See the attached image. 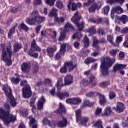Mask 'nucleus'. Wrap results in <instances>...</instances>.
<instances>
[{
    "label": "nucleus",
    "mask_w": 128,
    "mask_h": 128,
    "mask_svg": "<svg viewBox=\"0 0 128 128\" xmlns=\"http://www.w3.org/2000/svg\"><path fill=\"white\" fill-rule=\"evenodd\" d=\"M118 53V50L114 49V50H110V56H114L116 54Z\"/></svg>",
    "instance_id": "nucleus-57"
},
{
    "label": "nucleus",
    "mask_w": 128,
    "mask_h": 128,
    "mask_svg": "<svg viewBox=\"0 0 128 128\" xmlns=\"http://www.w3.org/2000/svg\"><path fill=\"white\" fill-rule=\"evenodd\" d=\"M48 16H50V18H52V16L56 18V16H58V9L52 8V10H50Z\"/></svg>",
    "instance_id": "nucleus-27"
},
{
    "label": "nucleus",
    "mask_w": 128,
    "mask_h": 128,
    "mask_svg": "<svg viewBox=\"0 0 128 128\" xmlns=\"http://www.w3.org/2000/svg\"><path fill=\"white\" fill-rule=\"evenodd\" d=\"M21 116H23V118H26L28 115V110L26 108H23L20 111Z\"/></svg>",
    "instance_id": "nucleus-42"
},
{
    "label": "nucleus",
    "mask_w": 128,
    "mask_h": 128,
    "mask_svg": "<svg viewBox=\"0 0 128 128\" xmlns=\"http://www.w3.org/2000/svg\"><path fill=\"white\" fill-rule=\"evenodd\" d=\"M106 44V41L104 38H102L101 40L98 41V40H96V37L93 36V46L94 48H98V44Z\"/></svg>",
    "instance_id": "nucleus-14"
},
{
    "label": "nucleus",
    "mask_w": 128,
    "mask_h": 128,
    "mask_svg": "<svg viewBox=\"0 0 128 128\" xmlns=\"http://www.w3.org/2000/svg\"><path fill=\"white\" fill-rule=\"evenodd\" d=\"M76 116V122L78 124H81L84 125L88 122V118L87 117L82 118V110L78 109L75 112Z\"/></svg>",
    "instance_id": "nucleus-9"
},
{
    "label": "nucleus",
    "mask_w": 128,
    "mask_h": 128,
    "mask_svg": "<svg viewBox=\"0 0 128 128\" xmlns=\"http://www.w3.org/2000/svg\"><path fill=\"white\" fill-rule=\"evenodd\" d=\"M56 114H64L66 112V108L62 104V103H59V108L58 110L56 111Z\"/></svg>",
    "instance_id": "nucleus-29"
},
{
    "label": "nucleus",
    "mask_w": 128,
    "mask_h": 128,
    "mask_svg": "<svg viewBox=\"0 0 128 128\" xmlns=\"http://www.w3.org/2000/svg\"><path fill=\"white\" fill-rule=\"evenodd\" d=\"M59 30H60L62 33L60 34V36L58 37V40L59 42H62L66 38V33L62 31V28H60Z\"/></svg>",
    "instance_id": "nucleus-33"
},
{
    "label": "nucleus",
    "mask_w": 128,
    "mask_h": 128,
    "mask_svg": "<svg viewBox=\"0 0 128 128\" xmlns=\"http://www.w3.org/2000/svg\"><path fill=\"white\" fill-rule=\"evenodd\" d=\"M18 10H20V8H18L14 7L10 10V12L14 13L18 12Z\"/></svg>",
    "instance_id": "nucleus-64"
},
{
    "label": "nucleus",
    "mask_w": 128,
    "mask_h": 128,
    "mask_svg": "<svg viewBox=\"0 0 128 128\" xmlns=\"http://www.w3.org/2000/svg\"><path fill=\"white\" fill-rule=\"evenodd\" d=\"M82 42L84 44V48H88L90 46V40L86 35L84 36V38L82 40Z\"/></svg>",
    "instance_id": "nucleus-34"
},
{
    "label": "nucleus",
    "mask_w": 128,
    "mask_h": 128,
    "mask_svg": "<svg viewBox=\"0 0 128 128\" xmlns=\"http://www.w3.org/2000/svg\"><path fill=\"white\" fill-rule=\"evenodd\" d=\"M0 50H2V60L7 63L8 66L12 64V44H8L6 48V44H0Z\"/></svg>",
    "instance_id": "nucleus-2"
},
{
    "label": "nucleus",
    "mask_w": 128,
    "mask_h": 128,
    "mask_svg": "<svg viewBox=\"0 0 128 128\" xmlns=\"http://www.w3.org/2000/svg\"><path fill=\"white\" fill-rule=\"evenodd\" d=\"M20 28L26 32H28V30H30V28H28V26L24 23H22L20 25Z\"/></svg>",
    "instance_id": "nucleus-44"
},
{
    "label": "nucleus",
    "mask_w": 128,
    "mask_h": 128,
    "mask_svg": "<svg viewBox=\"0 0 128 128\" xmlns=\"http://www.w3.org/2000/svg\"><path fill=\"white\" fill-rule=\"evenodd\" d=\"M10 106L9 104H5L4 109L2 107L0 108V118L6 124H8L10 122H14L16 120V116L10 114Z\"/></svg>",
    "instance_id": "nucleus-1"
},
{
    "label": "nucleus",
    "mask_w": 128,
    "mask_h": 128,
    "mask_svg": "<svg viewBox=\"0 0 128 128\" xmlns=\"http://www.w3.org/2000/svg\"><path fill=\"white\" fill-rule=\"evenodd\" d=\"M2 90H4L5 92V94L8 98H12V88L10 86L8 85H3L2 88Z\"/></svg>",
    "instance_id": "nucleus-11"
},
{
    "label": "nucleus",
    "mask_w": 128,
    "mask_h": 128,
    "mask_svg": "<svg viewBox=\"0 0 128 128\" xmlns=\"http://www.w3.org/2000/svg\"><path fill=\"white\" fill-rule=\"evenodd\" d=\"M116 18L118 20H120L122 21V22L124 24H126V22L128 20V17L126 15H123L120 18L116 17Z\"/></svg>",
    "instance_id": "nucleus-39"
},
{
    "label": "nucleus",
    "mask_w": 128,
    "mask_h": 128,
    "mask_svg": "<svg viewBox=\"0 0 128 128\" xmlns=\"http://www.w3.org/2000/svg\"><path fill=\"white\" fill-rule=\"evenodd\" d=\"M112 108H110V106H107L104 109V114L105 116H110Z\"/></svg>",
    "instance_id": "nucleus-43"
},
{
    "label": "nucleus",
    "mask_w": 128,
    "mask_h": 128,
    "mask_svg": "<svg viewBox=\"0 0 128 128\" xmlns=\"http://www.w3.org/2000/svg\"><path fill=\"white\" fill-rule=\"evenodd\" d=\"M66 44H60V50L59 52H58L55 55L54 58L55 60H58L62 56H64V54L66 53Z\"/></svg>",
    "instance_id": "nucleus-10"
},
{
    "label": "nucleus",
    "mask_w": 128,
    "mask_h": 128,
    "mask_svg": "<svg viewBox=\"0 0 128 128\" xmlns=\"http://www.w3.org/2000/svg\"><path fill=\"white\" fill-rule=\"evenodd\" d=\"M54 20L56 22V24L59 26H60L64 22V20H66V18L64 17H55L54 18Z\"/></svg>",
    "instance_id": "nucleus-25"
},
{
    "label": "nucleus",
    "mask_w": 128,
    "mask_h": 128,
    "mask_svg": "<svg viewBox=\"0 0 128 128\" xmlns=\"http://www.w3.org/2000/svg\"><path fill=\"white\" fill-rule=\"evenodd\" d=\"M20 84L21 86H24L22 89V98H28L32 96V90H30V86L28 84V81L22 80L20 82Z\"/></svg>",
    "instance_id": "nucleus-7"
},
{
    "label": "nucleus",
    "mask_w": 128,
    "mask_h": 128,
    "mask_svg": "<svg viewBox=\"0 0 128 128\" xmlns=\"http://www.w3.org/2000/svg\"><path fill=\"white\" fill-rule=\"evenodd\" d=\"M96 8V6H94V4H92V6L89 8V12H94Z\"/></svg>",
    "instance_id": "nucleus-62"
},
{
    "label": "nucleus",
    "mask_w": 128,
    "mask_h": 128,
    "mask_svg": "<svg viewBox=\"0 0 128 128\" xmlns=\"http://www.w3.org/2000/svg\"><path fill=\"white\" fill-rule=\"evenodd\" d=\"M66 124H68V120L64 117H62V120L58 122L57 126L59 128H64L66 126Z\"/></svg>",
    "instance_id": "nucleus-16"
},
{
    "label": "nucleus",
    "mask_w": 128,
    "mask_h": 128,
    "mask_svg": "<svg viewBox=\"0 0 128 128\" xmlns=\"http://www.w3.org/2000/svg\"><path fill=\"white\" fill-rule=\"evenodd\" d=\"M39 68L38 65H34L33 68L34 74H36L38 72Z\"/></svg>",
    "instance_id": "nucleus-55"
},
{
    "label": "nucleus",
    "mask_w": 128,
    "mask_h": 128,
    "mask_svg": "<svg viewBox=\"0 0 128 128\" xmlns=\"http://www.w3.org/2000/svg\"><path fill=\"white\" fill-rule=\"evenodd\" d=\"M10 104L11 106L13 107L14 108V106H16V99L14 98H12L10 100Z\"/></svg>",
    "instance_id": "nucleus-59"
},
{
    "label": "nucleus",
    "mask_w": 128,
    "mask_h": 128,
    "mask_svg": "<svg viewBox=\"0 0 128 128\" xmlns=\"http://www.w3.org/2000/svg\"><path fill=\"white\" fill-rule=\"evenodd\" d=\"M22 48V44L16 43L14 44V52H18L20 48Z\"/></svg>",
    "instance_id": "nucleus-38"
},
{
    "label": "nucleus",
    "mask_w": 128,
    "mask_h": 128,
    "mask_svg": "<svg viewBox=\"0 0 128 128\" xmlns=\"http://www.w3.org/2000/svg\"><path fill=\"white\" fill-rule=\"evenodd\" d=\"M57 96L60 98V100H64L66 98H68L70 96V94L68 92H64V93L62 92H57Z\"/></svg>",
    "instance_id": "nucleus-22"
},
{
    "label": "nucleus",
    "mask_w": 128,
    "mask_h": 128,
    "mask_svg": "<svg viewBox=\"0 0 128 128\" xmlns=\"http://www.w3.org/2000/svg\"><path fill=\"white\" fill-rule=\"evenodd\" d=\"M28 55L32 58H36L38 56V53L34 52L32 54V50L28 52Z\"/></svg>",
    "instance_id": "nucleus-52"
},
{
    "label": "nucleus",
    "mask_w": 128,
    "mask_h": 128,
    "mask_svg": "<svg viewBox=\"0 0 128 128\" xmlns=\"http://www.w3.org/2000/svg\"><path fill=\"white\" fill-rule=\"evenodd\" d=\"M15 74L16 76V78H11V82L14 84H18V82H20V75L18 74Z\"/></svg>",
    "instance_id": "nucleus-31"
},
{
    "label": "nucleus",
    "mask_w": 128,
    "mask_h": 128,
    "mask_svg": "<svg viewBox=\"0 0 128 128\" xmlns=\"http://www.w3.org/2000/svg\"><path fill=\"white\" fill-rule=\"evenodd\" d=\"M98 48V52H93L92 54H91V56H94V57H96V56H98L100 54V50L98 48V47L97 46Z\"/></svg>",
    "instance_id": "nucleus-60"
},
{
    "label": "nucleus",
    "mask_w": 128,
    "mask_h": 128,
    "mask_svg": "<svg viewBox=\"0 0 128 128\" xmlns=\"http://www.w3.org/2000/svg\"><path fill=\"white\" fill-rule=\"evenodd\" d=\"M122 41V36H118L116 38V42L117 44H120V42Z\"/></svg>",
    "instance_id": "nucleus-61"
},
{
    "label": "nucleus",
    "mask_w": 128,
    "mask_h": 128,
    "mask_svg": "<svg viewBox=\"0 0 128 128\" xmlns=\"http://www.w3.org/2000/svg\"><path fill=\"white\" fill-rule=\"evenodd\" d=\"M94 102H91L88 100H84V106H94Z\"/></svg>",
    "instance_id": "nucleus-49"
},
{
    "label": "nucleus",
    "mask_w": 128,
    "mask_h": 128,
    "mask_svg": "<svg viewBox=\"0 0 128 128\" xmlns=\"http://www.w3.org/2000/svg\"><path fill=\"white\" fill-rule=\"evenodd\" d=\"M64 84H62V78H59L58 80V82L56 86L58 90H62V88Z\"/></svg>",
    "instance_id": "nucleus-30"
},
{
    "label": "nucleus",
    "mask_w": 128,
    "mask_h": 128,
    "mask_svg": "<svg viewBox=\"0 0 128 128\" xmlns=\"http://www.w3.org/2000/svg\"><path fill=\"white\" fill-rule=\"evenodd\" d=\"M81 18L82 16L78 14V12L74 14V16L71 18L72 22L76 26L78 30H82L84 29V22H78Z\"/></svg>",
    "instance_id": "nucleus-8"
},
{
    "label": "nucleus",
    "mask_w": 128,
    "mask_h": 128,
    "mask_svg": "<svg viewBox=\"0 0 128 128\" xmlns=\"http://www.w3.org/2000/svg\"><path fill=\"white\" fill-rule=\"evenodd\" d=\"M99 94L98 92H90L87 94H86V96L88 98H98V96Z\"/></svg>",
    "instance_id": "nucleus-26"
},
{
    "label": "nucleus",
    "mask_w": 128,
    "mask_h": 128,
    "mask_svg": "<svg viewBox=\"0 0 128 128\" xmlns=\"http://www.w3.org/2000/svg\"><path fill=\"white\" fill-rule=\"evenodd\" d=\"M116 62V59L114 58H110V57L107 56L106 58H102L100 60V72L103 76H108V68H110L114 62Z\"/></svg>",
    "instance_id": "nucleus-3"
},
{
    "label": "nucleus",
    "mask_w": 128,
    "mask_h": 128,
    "mask_svg": "<svg viewBox=\"0 0 128 128\" xmlns=\"http://www.w3.org/2000/svg\"><path fill=\"white\" fill-rule=\"evenodd\" d=\"M107 40L110 44H114V36L112 35H108L107 36Z\"/></svg>",
    "instance_id": "nucleus-51"
},
{
    "label": "nucleus",
    "mask_w": 128,
    "mask_h": 128,
    "mask_svg": "<svg viewBox=\"0 0 128 128\" xmlns=\"http://www.w3.org/2000/svg\"><path fill=\"white\" fill-rule=\"evenodd\" d=\"M124 104L118 102L117 103L116 105V110L118 112H122L124 110Z\"/></svg>",
    "instance_id": "nucleus-23"
},
{
    "label": "nucleus",
    "mask_w": 128,
    "mask_h": 128,
    "mask_svg": "<svg viewBox=\"0 0 128 128\" xmlns=\"http://www.w3.org/2000/svg\"><path fill=\"white\" fill-rule=\"evenodd\" d=\"M112 12L118 14H120L124 12V10H122L120 6H115L112 7Z\"/></svg>",
    "instance_id": "nucleus-20"
},
{
    "label": "nucleus",
    "mask_w": 128,
    "mask_h": 128,
    "mask_svg": "<svg viewBox=\"0 0 128 128\" xmlns=\"http://www.w3.org/2000/svg\"><path fill=\"white\" fill-rule=\"evenodd\" d=\"M31 46H32V50H34L36 52H40L41 49L40 48L36 46V40H33L31 44Z\"/></svg>",
    "instance_id": "nucleus-32"
},
{
    "label": "nucleus",
    "mask_w": 128,
    "mask_h": 128,
    "mask_svg": "<svg viewBox=\"0 0 128 128\" xmlns=\"http://www.w3.org/2000/svg\"><path fill=\"white\" fill-rule=\"evenodd\" d=\"M88 78L89 86H96V77L90 76Z\"/></svg>",
    "instance_id": "nucleus-17"
},
{
    "label": "nucleus",
    "mask_w": 128,
    "mask_h": 128,
    "mask_svg": "<svg viewBox=\"0 0 128 128\" xmlns=\"http://www.w3.org/2000/svg\"><path fill=\"white\" fill-rule=\"evenodd\" d=\"M102 108L98 107L96 110H95V114L96 116H100V114H102Z\"/></svg>",
    "instance_id": "nucleus-56"
},
{
    "label": "nucleus",
    "mask_w": 128,
    "mask_h": 128,
    "mask_svg": "<svg viewBox=\"0 0 128 128\" xmlns=\"http://www.w3.org/2000/svg\"><path fill=\"white\" fill-rule=\"evenodd\" d=\"M96 60V59L93 58L92 57L87 58L84 60V64H90V62H94Z\"/></svg>",
    "instance_id": "nucleus-37"
},
{
    "label": "nucleus",
    "mask_w": 128,
    "mask_h": 128,
    "mask_svg": "<svg viewBox=\"0 0 128 128\" xmlns=\"http://www.w3.org/2000/svg\"><path fill=\"white\" fill-rule=\"evenodd\" d=\"M64 84L66 86L72 83V76L70 74L66 75L64 78Z\"/></svg>",
    "instance_id": "nucleus-15"
},
{
    "label": "nucleus",
    "mask_w": 128,
    "mask_h": 128,
    "mask_svg": "<svg viewBox=\"0 0 128 128\" xmlns=\"http://www.w3.org/2000/svg\"><path fill=\"white\" fill-rule=\"evenodd\" d=\"M94 5L97 10H100V8L104 6V2L102 1H100L97 3H94Z\"/></svg>",
    "instance_id": "nucleus-45"
},
{
    "label": "nucleus",
    "mask_w": 128,
    "mask_h": 128,
    "mask_svg": "<svg viewBox=\"0 0 128 128\" xmlns=\"http://www.w3.org/2000/svg\"><path fill=\"white\" fill-rule=\"evenodd\" d=\"M103 12L104 14H108V12H110V6H104Z\"/></svg>",
    "instance_id": "nucleus-58"
},
{
    "label": "nucleus",
    "mask_w": 128,
    "mask_h": 128,
    "mask_svg": "<svg viewBox=\"0 0 128 128\" xmlns=\"http://www.w3.org/2000/svg\"><path fill=\"white\" fill-rule=\"evenodd\" d=\"M82 37V32H79L76 33H74L72 36V40H74L75 38L80 39Z\"/></svg>",
    "instance_id": "nucleus-35"
},
{
    "label": "nucleus",
    "mask_w": 128,
    "mask_h": 128,
    "mask_svg": "<svg viewBox=\"0 0 128 128\" xmlns=\"http://www.w3.org/2000/svg\"><path fill=\"white\" fill-rule=\"evenodd\" d=\"M54 48H52L49 47L47 48V52L48 56L50 58H52L54 54Z\"/></svg>",
    "instance_id": "nucleus-41"
},
{
    "label": "nucleus",
    "mask_w": 128,
    "mask_h": 128,
    "mask_svg": "<svg viewBox=\"0 0 128 128\" xmlns=\"http://www.w3.org/2000/svg\"><path fill=\"white\" fill-rule=\"evenodd\" d=\"M86 32H88L90 36H92V34H94L96 32V28H94V26L88 28L86 30Z\"/></svg>",
    "instance_id": "nucleus-36"
},
{
    "label": "nucleus",
    "mask_w": 128,
    "mask_h": 128,
    "mask_svg": "<svg viewBox=\"0 0 128 128\" xmlns=\"http://www.w3.org/2000/svg\"><path fill=\"white\" fill-rule=\"evenodd\" d=\"M94 126L95 128H104L102 124V120H98L94 124Z\"/></svg>",
    "instance_id": "nucleus-40"
},
{
    "label": "nucleus",
    "mask_w": 128,
    "mask_h": 128,
    "mask_svg": "<svg viewBox=\"0 0 128 128\" xmlns=\"http://www.w3.org/2000/svg\"><path fill=\"white\" fill-rule=\"evenodd\" d=\"M82 102V99L80 98H70L66 100V102L67 104H78Z\"/></svg>",
    "instance_id": "nucleus-13"
},
{
    "label": "nucleus",
    "mask_w": 128,
    "mask_h": 128,
    "mask_svg": "<svg viewBox=\"0 0 128 128\" xmlns=\"http://www.w3.org/2000/svg\"><path fill=\"white\" fill-rule=\"evenodd\" d=\"M31 18H32L26 19V24L30 26L36 24H36H42V22L46 20V18L40 16L38 12L36 10H34L31 13Z\"/></svg>",
    "instance_id": "nucleus-4"
},
{
    "label": "nucleus",
    "mask_w": 128,
    "mask_h": 128,
    "mask_svg": "<svg viewBox=\"0 0 128 128\" xmlns=\"http://www.w3.org/2000/svg\"><path fill=\"white\" fill-rule=\"evenodd\" d=\"M14 32H16V31L14 30V28H11L8 34V38H10V36H12V34H14Z\"/></svg>",
    "instance_id": "nucleus-53"
},
{
    "label": "nucleus",
    "mask_w": 128,
    "mask_h": 128,
    "mask_svg": "<svg viewBox=\"0 0 128 128\" xmlns=\"http://www.w3.org/2000/svg\"><path fill=\"white\" fill-rule=\"evenodd\" d=\"M74 28L72 26V25L70 23H67L64 26V30H62L64 32H74Z\"/></svg>",
    "instance_id": "nucleus-21"
},
{
    "label": "nucleus",
    "mask_w": 128,
    "mask_h": 128,
    "mask_svg": "<svg viewBox=\"0 0 128 128\" xmlns=\"http://www.w3.org/2000/svg\"><path fill=\"white\" fill-rule=\"evenodd\" d=\"M68 67L69 72L74 70L76 68V61L72 60L70 62H64V66L60 68V74H66L68 72Z\"/></svg>",
    "instance_id": "nucleus-5"
},
{
    "label": "nucleus",
    "mask_w": 128,
    "mask_h": 128,
    "mask_svg": "<svg viewBox=\"0 0 128 128\" xmlns=\"http://www.w3.org/2000/svg\"><path fill=\"white\" fill-rule=\"evenodd\" d=\"M98 96H99V103L100 106H104L106 104L107 101L104 95L100 94H98Z\"/></svg>",
    "instance_id": "nucleus-18"
},
{
    "label": "nucleus",
    "mask_w": 128,
    "mask_h": 128,
    "mask_svg": "<svg viewBox=\"0 0 128 128\" xmlns=\"http://www.w3.org/2000/svg\"><path fill=\"white\" fill-rule=\"evenodd\" d=\"M56 6L58 8H64V4H62V2L60 1V0H58L56 2Z\"/></svg>",
    "instance_id": "nucleus-47"
},
{
    "label": "nucleus",
    "mask_w": 128,
    "mask_h": 128,
    "mask_svg": "<svg viewBox=\"0 0 128 128\" xmlns=\"http://www.w3.org/2000/svg\"><path fill=\"white\" fill-rule=\"evenodd\" d=\"M108 84H110V82L108 81L102 82L100 84V88H106V86H108Z\"/></svg>",
    "instance_id": "nucleus-50"
},
{
    "label": "nucleus",
    "mask_w": 128,
    "mask_h": 128,
    "mask_svg": "<svg viewBox=\"0 0 128 128\" xmlns=\"http://www.w3.org/2000/svg\"><path fill=\"white\" fill-rule=\"evenodd\" d=\"M80 84H82L84 86H90L88 78H84L83 80H82Z\"/></svg>",
    "instance_id": "nucleus-46"
},
{
    "label": "nucleus",
    "mask_w": 128,
    "mask_h": 128,
    "mask_svg": "<svg viewBox=\"0 0 128 128\" xmlns=\"http://www.w3.org/2000/svg\"><path fill=\"white\" fill-rule=\"evenodd\" d=\"M56 0H46L45 3L46 4H48V6H52L54 4V2Z\"/></svg>",
    "instance_id": "nucleus-48"
},
{
    "label": "nucleus",
    "mask_w": 128,
    "mask_h": 128,
    "mask_svg": "<svg viewBox=\"0 0 128 128\" xmlns=\"http://www.w3.org/2000/svg\"><path fill=\"white\" fill-rule=\"evenodd\" d=\"M50 126H51L52 128H54L56 126V122H54V120L50 121L49 124H48Z\"/></svg>",
    "instance_id": "nucleus-63"
},
{
    "label": "nucleus",
    "mask_w": 128,
    "mask_h": 128,
    "mask_svg": "<svg viewBox=\"0 0 128 128\" xmlns=\"http://www.w3.org/2000/svg\"><path fill=\"white\" fill-rule=\"evenodd\" d=\"M67 7L68 10L72 9V10H76V4L72 0H69L68 2V4L67 5Z\"/></svg>",
    "instance_id": "nucleus-24"
},
{
    "label": "nucleus",
    "mask_w": 128,
    "mask_h": 128,
    "mask_svg": "<svg viewBox=\"0 0 128 128\" xmlns=\"http://www.w3.org/2000/svg\"><path fill=\"white\" fill-rule=\"evenodd\" d=\"M108 98L110 100H112L116 98V93L114 92H110L108 94Z\"/></svg>",
    "instance_id": "nucleus-54"
},
{
    "label": "nucleus",
    "mask_w": 128,
    "mask_h": 128,
    "mask_svg": "<svg viewBox=\"0 0 128 128\" xmlns=\"http://www.w3.org/2000/svg\"><path fill=\"white\" fill-rule=\"evenodd\" d=\"M28 120H30L29 124L30 126L33 124L32 126V128H38V124L36 123V119H34L32 116H30L28 118Z\"/></svg>",
    "instance_id": "nucleus-28"
},
{
    "label": "nucleus",
    "mask_w": 128,
    "mask_h": 128,
    "mask_svg": "<svg viewBox=\"0 0 128 128\" xmlns=\"http://www.w3.org/2000/svg\"><path fill=\"white\" fill-rule=\"evenodd\" d=\"M44 97H41L38 101V104L37 106L38 108V110L36 112V113L34 112L36 110V106H34V103L30 102V106L32 108V111L33 112V114L35 116H40V110H42L44 106Z\"/></svg>",
    "instance_id": "nucleus-6"
},
{
    "label": "nucleus",
    "mask_w": 128,
    "mask_h": 128,
    "mask_svg": "<svg viewBox=\"0 0 128 128\" xmlns=\"http://www.w3.org/2000/svg\"><path fill=\"white\" fill-rule=\"evenodd\" d=\"M21 70L24 74H27L30 72V66L26 62H24L21 65Z\"/></svg>",
    "instance_id": "nucleus-12"
},
{
    "label": "nucleus",
    "mask_w": 128,
    "mask_h": 128,
    "mask_svg": "<svg viewBox=\"0 0 128 128\" xmlns=\"http://www.w3.org/2000/svg\"><path fill=\"white\" fill-rule=\"evenodd\" d=\"M126 66V64H116L112 70L113 72H118V70H122V68H124Z\"/></svg>",
    "instance_id": "nucleus-19"
}]
</instances>
